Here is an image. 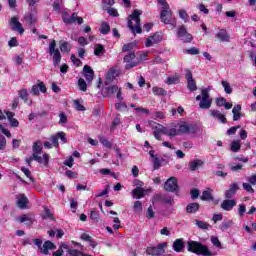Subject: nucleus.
I'll list each match as a JSON object with an SVG mask.
<instances>
[{
    "label": "nucleus",
    "mask_w": 256,
    "mask_h": 256,
    "mask_svg": "<svg viewBox=\"0 0 256 256\" xmlns=\"http://www.w3.org/2000/svg\"><path fill=\"white\" fill-rule=\"evenodd\" d=\"M158 3L162 6V10L160 12V19L162 23L170 25L171 29H175L177 27V18L173 16V11L169 7V3H167V0H158Z\"/></svg>",
    "instance_id": "f257e3e1"
},
{
    "label": "nucleus",
    "mask_w": 256,
    "mask_h": 256,
    "mask_svg": "<svg viewBox=\"0 0 256 256\" xmlns=\"http://www.w3.org/2000/svg\"><path fill=\"white\" fill-rule=\"evenodd\" d=\"M187 251L195 253V255L213 256V252L209 247L203 245L201 242L190 240L187 242Z\"/></svg>",
    "instance_id": "f03ea898"
},
{
    "label": "nucleus",
    "mask_w": 256,
    "mask_h": 256,
    "mask_svg": "<svg viewBox=\"0 0 256 256\" xmlns=\"http://www.w3.org/2000/svg\"><path fill=\"white\" fill-rule=\"evenodd\" d=\"M141 11L134 10L129 16L128 27L132 33H143L141 29Z\"/></svg>",
    "instance_id": "7ed1b4c3"
},
{
    "label": "nucleus",
    "mask_w": 256,
    "mask_h": 256,
    "mask_svg": "<svg viewBox=\"0 0 256 256\" xmlns=\"http://www.w3.org/2000/svg\"><path fill=\"white\" fill-rule=\"evenodd\" d=\"M209 91H211V88L202 89L201 95L196 97V101H200V109H210L213 105V99L209 96Z\"/></svg>",
    "instance_id": "20e7f679"
},
{
    "label": "nucleus",
    "mask_w": 256,
    "mask_h": 256,
    "mask_svg": "<svg viewBox=\"0 0 256 256\" xmlns=\"http://www.w3.org/2000/svg\"><path fill=\"white\" fill-rule=\"evenodd\" d=\"M56 47H57V42H55V40H53L49 44V48H48L49 55H51V57L53 59V64L55 65V67H57V65H59V63H61V52Z\"/></svg>",
    "instance_id": "39448f33"
},
{
    "label": "nucleus",
    "mask_w": 256,
    "mask_h": 256,
    "mask_svg": "<svg viewBox=\"0 0 256 256\" xmlns=\"http://www.w3.org/2000/svg\"><path fill=\"white\" fill-rule=\"evenodd\" d=\"M191 133H197V128L194 124H190L185 121L178 123V135H187Z\"/></svg>",
    "instance_id": "423d86ee"
},
{
    "label": "nucleus",
    "mask_w": 256,
    "mask_h": 256,
    "mask_svg": "<svg viewBox=\"0 0 256 256\" xmlns=\"http://www.w3.org/2000/svg\"><path fill=\"white\" fill-rule=\"evenodd\" d=\"M167 242L158 244L156 247H148L146 250L147 255L159 256L165 253V249H167Z\"/></svg>",
    "instance_id": "0eeeda50"
},
{
    "label": "nucleus",
    "mask_w": 256,
    "mask_h": 256,
    "mask_svg": "<svg viewBox=\"0 0 256 256\" xmlns=\"http://www.w3.org/2000/svg\"><path fill=\"white\" fill-rule=\"evenodd\" d=\"M9 25L12 31H16L19 35H23L25 33V28H23V24L19 21L17 16H13L10 21Z\"/></svg>",
    "instance_id": "6e6552de"
},
{
    "label": "nucleus",
    "mask_w": 256,
    "mask_h": 256,
    "mask_svg": "<svg viewBox=\"0 0 256 256\" xmlns=\"http://www.w3.org/2000/svg\"><path fill=\"white\" fill-rule=\"evenodd\" d=\"M62 19L66 25H71L77 23L78 25H83V17H79L77 13H73L70 17L67 16V13L62 15Z\"/></svg>",
    "instance_id": "1a4fd4ad"
},
{
    "label": "nucleus",
    "mask_w": 256,
    "mask_h": 256,
    "mask_svg": "<svg viewBox=\"0 0 256 256\" xmlns=\"http://www.w3.org/2000/svg\"><path fill=\"white\" fill-rule=\"evenodd\" d=\"M135 52H129L128 54H126L124 56V63H126L125 65V69H133V67H137V65H139V61L135 60Z\"/></svg>",
    "instance_id": "9d476101"
},
{
    "label": "nucleus",
    "mask_w": 256,
    "mask_h": 256,
    "mask_svg": "<svg viewBox=\"0 0 256 256\" xmlns=\"http://www.w3.org/2000/svg\"><path fill=\"white\" fill-rule=\"evenodd\" d=\"M163 41V35L159 32L154 33L149 36L145 41V47H153V45H157Z\"/></svg>",
    "instance_id": "9b49d317"
},
{
    "label": "nucleus",
    "mask_w": 256,
    "mask_h": 256,
    "mask_svg": "<svg viewBox=\"0 0 256 256\" xmlns=\"http://www.w3.org/2000/svg\"><path fill=\"white\" fill-rule=\"evenodd\" d=\"M177 35L184 43H191V41H193V36L187 32V28H185V26H180L178 28Z\"/></svg>",
    "instance_id": "f8f14e48"
},
{
    "label": "nucleus",
    "mask_w": 256,
    "mask_h": 256,
    "mask_svg": "<svg viewBox=\"0 0 256 256\" xmlns=\"http://www.w3.org/2000/svg\"><path fill=\"white\" fill-rule=\"evenodd\" d=\"M59 139L62 143H67V135L65 132H58L50 137V141L56 149L59 148Z\"/></svg>",
    "instance_id": "ddd939ff"
},
{
    "label": "nucleus",
    "mask_w": 256,
    "mask_h": 256,
    "mask_svg": "<svg viewBox=\"0 0 256 256\" xmlns=\"http://www.w3.org/2000/svg\"><path fill=\"white\" fill-rule=\"evenodd\" d=\"M185 79L187 80V88L189 91H197V82L193 79L191 70H186Z\"/></svg>",
    "instance_id": "4468645a"
},
{
    "label": "nucleus",
    "mask_w": 256,
    "mask_h": 256,
    "mask_svg": "<svg viewBox=\"0 0 256 256\" xmlns=\"http://www.w3.org/2000/svg\"><path fill=\"white\" fill-rule=\"evenodd\" d=\"M178 187L179 185L177 182V178L175 177H170L164 184L165 191H170V192L177 191Z\"/></svg>",
    "instance_id": "2eb2a0df"
},
{
    "label": "nucleus",
    "mask_w": 256,
    "mask_h": 256,
    "mask_svg": "<svg viewBox=\"0 0 256 256\" xmlns=\"http://www.w3.org/2000/svg\"><path fill=\"white\" fill-rule=\"evenodd\" d=\"M149 193H151L150 189L146 190L142 187H136L132 190V197L133 199H143V197L149 195Z\"/></svg>",
    "instance_id": "dca6fc26"
},
{
    "label": "nucleus",
    "mask_w": 256,
    "mask_h": 256,
    "mask_svg": "<svg viewBox=\"0 0 256 256\" xmlns=\"http://www.w3.org/2000/svg\"><path fill=\"white\" fill-rule=\"evenodd\" d=\"M83 75L87 81V83H91L93 79H95V71L89 65H85L83 68Z\"/></svg>",
    "instance_id": "f3484780"
},
{
    "label": "nucleus",
    "mask_w": 256,
    "mask_h": 256,
    "mask_svg": "<svg viewBox=\"0 0 256 256\" xmlns=\"http://www.w3.org/2000/svg\"><path fill=\"white\" fill-rule=\"evenodd\" d=\"M216 39H219L222 43H229L231 41V35H229L226 29H221L216 34Z\"/></svg>",
    "instance_id": "a211bd4d"
},
{
    "label": "nucleus",
    "mask_w": 256,
    "mask_h": 256,
    "mask_svg": "<svg viewBox=\"0 0 256 256\" xmlns=\"http://www.w3.org/2000/svg\"><path fill=\"white\" fill-rule=\"evenodd\" d=\"M17 201V207H19V209H27V204L29 203V199L27 198V196H25V194H19L16 197Z\"/></svg>",
    "instance_id": "6ab92c4d"
},
{
    "label": "nucleus",
    "mask_w": 256,
    "mask_h": 256,
    "mask_svg": "<svg viewBox=\"0 0 256 256\" xmlns=\"http://www.w3.org/2000/svg\"><path fill=\"white\" fill-rule=\"evenodd\" d=\"M237 205V201L234 199H226L221 203V209L224 211H232L233 207Z\"/></svg>",
    "instance_id": "aec40b11"
},
{
    "label": "nucleus",
    "mask_w": 256,
    "mask_h": 256,
    "mask_svg": "<svg viewBox=\"0 0 256 256\" xmlns=\"http://www.w3.org/2000/svg\"><path fill=\"white\" fill-rule=\"evenodd\" d=\"M172 249L176 252V253H181L183 252V250L185 249V242H183V238H178L174 241L173 245H172Z\"/></svg>",
    "instance_id": "412c9836"
},
{
    "label": "nucleus",
    "mask_w": 256,
    "mask_h": 256,
    "mask_svg": "<svg viewBox=\"0 0 256 256\" xmlns=\"http://www.w3.org/2000/svg\"><path fill=\"white\" fill-rule=\"evenodd\" d=\"M53 249H55V244L48 240L41 246L39 251L43 253V255H49V251H53Z\"/></svg>",
    "instance_id": "4be33fe9"
},
{
    "label": "nucleus",
    "mask_w": 256,
    "mask_h": 256,
    "mask_svg": "<svg viewBox=\"0 0 256 256\" xmlns=\"http://www.w3.org/2000/svg\"><path fill=\"white\" fill-rule=\"evenodd\" d=\"M209 113L211 117H213L214 119H218V121H220L221 123H227V118L223 113H221V111L212 109L209 111Z\"/></svg>",
    "instance_id": "5701e85b"
},
{
    "label": "nucleus",
    "mask_w": 256,
    "mask_h": 256,
    "mask_svg": "<svg viewBox=\"0 0 256 256\" xmlns=\"http://www.w3.org/2000/svg\"><path fill=\"white\" fill-rule=\"evenodd\" d=\"M34 161H37V163H40V165H43L44 167H49V154L44 153L43 156L41 155L34 156Z\"/></svg>",
    "instance_id": "b1692460"
},
{
    "label": "nucleus",
    "mask_w": 256,
    "mask_h": 256,
    "mask_svg": "<svg viewBox=\"0 0 256 256\" xmlns=\"http://www.w3.org/2000/svg\"><path fill=\"white\" fill-rule=\"evenodd\" d=\"M149 125L151 129H153V133H161L162 135H165V126L155 122V121H150Z\"/></svg>",
    "instance_id": "393cba45"
},
{
    "label": "nucleus",
    "mask_w": 256,
    "mask_h": 256,
    "mask_svg": "<svg viewBox=\"0 0 256 256\" xmlns=\"http://www.w3.org/2000/svg\"><path fill=\"white\" fill-rule=\"evenodd\" d=\"M237 191H239V185H237V183H232L230 188L225 192L226 199H231V197H234Z\"/></svg>",
    "instance_id": "a878e982"
},
{
    "label": "nucleus",
    "mask_w": 256,
    "mask_h": 256,
    "mask_svg": "<svg viewBox=\"0 0 256 256\" xmlns=\"http://www.w3.org/2000/svg\"><path fill=\"white\" fill-rule=\"evenodd\" d=\"M204 162L201 159H195L189 162V169L190 171H197V169H199V167H203Z\"/></svg>",
    "instance_id": "bb28decb"
},
{
    "label": "nucleus",
    "mask_w": 256,
    "mask_h": 256,
    "mask_svg": "<svg viewBox=\"0 0 256 256\" xmlns=\"http://www.w3.org/2000/svg\"><path fill=\"white\" fill-rule=\"evenodd\" d=\"M164 135H167L168 137H177V135H179V130L177 126L164 127Z\"/></svg>",
    "instance_id": "cd10ccee"
},
{
    "label": "nucleus",
    "mask_w": 256,
    "mask_h": 256,
    "mask_svg": "<svg viewBox=\"0 0 256 256\" xmlns=\"http://www.w3.org/2000/svg\"><path fill=\"white\" fill-rule=\"evenodd\" d=\"M18 221L20 223H26V225H33V221H35V219L31 214H24L18 218Z\"/></svg>",
    "instance_id": "c85d7f7f"
},
{
    "label": "nucleus",
    "mask_w": 256,
    "mask_h": 256,
    "mask_svg": "<svg viewBox=\"0 0 256 256\" xmlns=\"http://www.w3.org/2000/svg\"><path fill=\"white\" fill-rule=\"evenodd\" d=\"M200 199L202 201H213L214 200V198H213V189L208 188L207 190H204L202 192V195H201Z\"/></svg>",
    "instance_id": "c756f323"
},
{
    "label": "nucleus",
    "mask_w": 256,
    "mask_h": 256,
    "mask_svg": "<svg viewBox=\"0 0 256 256\" xmlns=\"http://www.w3.org/2000/svg\"><path fill=\"white\" fill-rule=\"evenodd\" d=\"M43 153V144L41 142H35L33 144V154L32 157H37Z\"/></svg>",
    "instance_id": "7c9ffc66"
},
{
    "label": "nucleus",
    "mask_w": 256,
    "mask_h": 256,
    "mask_svg": "<svg viewBox=\"0 0 256 256\" xmlns=\"http://www.w3.org/2000/svg\"><path fill=\"white\" fill-rule=\"evenodd\" d=\"M6 115L11 127H19V120L14 118L15 113L8 111L6 112Z\"/></svg>",
    "instance_id": "2f4dec72"
},
{
    "label": "nucleus",
    "mask_w": 256,
    "mask_h": 256,
    "mask_svg": "<svg viewBox=\"0 0 256 256\" xmlns=\"http://www.w3.org/2000/svg\"><path fill=\"white\" fill-rule=\"evenodd\" d=\"M230 149L233 153H239L241 151V141L240 140H234L230 144Z\"/></svg>",
    "instance_id": "473e14b6"
},
{
    "label": "nucleus",
    "mask_w": 256,
    "mask_h": 256,
    "mask_svg": "<svg viewBox=\"0 0 256 256\" xmlns=\"http://www.w3.org/2000/svg\"><path fill=\"white\" fill-rule=\"evenodd\" d=\"M199 207H200L199 203H195V202L190 203L187 205L186 211L188 213H197V211H199Z\"/></svg>",
    "instance_id": "72a5a7b5"
},
{
    "label": "nucleus",
    "mask_w": 256,
    "mask_h": 256,
    "mask_svg": "<svg viewBox=\"0 0 256 256\" xmlns=\"http://www.w3.org/2000/svg\"><path fill=\"white\" fill-rule=\"evenodd\" d=\"M115 77H119V71L115 68H110L107 72L106 79L112 81V79H115Z\"/></svg>",
    "instance_id": "f704fd0d"
},
{
    "label": "nucleus",
    "mask_w": 256,
    "mask_h": 256,
    "mask_svg": "<svg viewBox=\"0 0 256 256\" xmlns=\"http://www.w3.org/2000/svg\"><path fill=\"white\" fill-rule=\"evenodd\" d=\"M60 51H62V53H69L71 51V44H69V42L61 41Z\"/></svg>",
    "instance_id": "c9c22d12"
},
{
    "label": "nucleus",
    "mask_w": 256,
    "mask_h": 256,
    "mask_svg": "<svg viewBox=\"0 0 256 256\" xmlns=\"http://www.w3.org/2000/svg\"><path fill=\"white\" fill-rule=\"evenodd\" d=\"M100 33L102 35H107L108 33H111V26L107 22H103L100 26Z\"/></svg>",
    "instance_id": "e433bc0d"
},
{
    "label": "nucleus",
    "mask_w": 256,
    "mask_h": 256,
    "mask_svg": "<svg viewBox=\"0 0 256 256\" xmlns=\"http://www.w3.org/2000/svg\"><path fill=\"white\" fill-rule=\"evenodd\" d=\"M152 92L154 93V95H158V96H162V97L167 95V91L165 89H163L161 87H157V86L152 88Z\"/></svg>",
    "instance_id": "4c0bfd02"
},
{
    "label": "nucleus",
    "mask_w": 256,
    "mask_h": 256,
    "mask_svg": "<svg viewBox=\"0 0 256 256\" xmlns=\"http://www.w3.org/2000/svg\"><path fill=\"white\" fill-rule=\"evenodd\" d=\"M103 53H105V47H103L101 44H96L94 48V55L99 57L100 55H103Z\"/></svg>",
    "instance_id": "58836bf2"
},
{
    "label": "nucleus",
    "mask_w": 256,
    "mask_h": 256,
    "mask_svg": "<svg viewBox=\"0 0 256 256\" xmlns=\"http://www.w3.org/2000/svg\"><path fill=\"white\" fill-rule=\"evenodd\" d=\"M18 95H19L20 99H22L23 101H25V103H27V101L29 99V92L27 91V89L19 90Z\"/></svg>",
    "instance_id": "ea45409f"
},
{
    "label": "nucleus",
    "mask_w": 256,
    "mask_h": 256,
    "mask_svg": "<svg viewBox=\"0 0 256 256\" xmlns=\"http://www.w3.org/2000/svg\"><path fill=\"white\" fill-rule=\"evenodd\" d=\"M133 49H135V44L133 43H128V44H124L122 47V53H133Z\"/></svg>",
    "instance_id": "a19ab883"
},
{
    "label": "nucleus",
    "mask_w": 256,
    "mask_h": 256,
    "mask_svg": "<svg viewBox=\"0 0 256 256\" xmlns=\"http://www.w3.org/2000/svg\"><path fill=\"white\" fill-rule=\"evenodd\" d=\"M222 86L224 87L225 93H227L228 95H231L233 93V88H231V84H229V82L222 80L221 81Z\"/></svg>",
    "instance_id": "79ce46f5"
},
{
    "label": "nucleus",
    "mask_w": 256,
    "mask_h": 256,
    "mask_svg": "<svg viewBox=\"0 0 256 256\" xmlns=\"http://www.w3.org/2000/svg\"><path fill=\"white\" fill-rule=\"evenodd\" d=\"M45 214L43 215V219H51V221H55V216L51 213V210L47 207H44Z\"/></svg>",
    "instance_id": "37998d69"
},
{
    "label": "nucleus",
    "mask_w": 256,
    "mask_h": 256,
    "mask_svg": "<svg viewBox=\"0 0 256 256\" xmlns=\"http://www.w3.org/2000/svg\"><path fill=\"white\" fill-rule=\"evenodd\" d=\"M167 85H177L179 83V76H171L167 78Z\"/></svg>",
    "instance_id": "c03bdc74"
},
{
    "label": "nucleus",
    "mask_w": 256,
    "mask_h": 256,
    "mask_svg": "<svg viewBox=\"0 0 256 256\" xmlns=\"http://www.w3.org/2000/svg\"><path fill=\"white\" fill-rule=\"evenodd\" d=\"M73 103L76 111H85V106L81 104V101L79 99L73 100Z\"/></svg>",
    "instance_id": "a18cd8bd"
},
{
    "label": "nucleus",
    "mask_w": 256,
    "mask_h": 256,
    "mask_svg": "<svg viewBox=\"0 0 256 256\" xmlns=\"http://www.w3.org/2000/svg\"><path fill=\"white\" fill-rule=\"evenodd\" d=\"M133 209L135 213H141V211H143V203H141V201H135Z\"/></svg>",
    "instance_id": "49530a36"
},
{
    "label": "nucleus",
    "mask_w": 256,
    "mask_h": 256,
    "mask_svg": "<svg viewBox=\"0 0 256 256\" xmlns=\"http://www.w3.org/2000/svg\"><path fill=\"white\" fill-rule=\"evenodd\" d=\"M178 13H179L180 19H183V21H185V23H187V21H189V14L187 13V11L181 9L178 11Z\"/></svg>",
    "instance_id": "de8ad7c7"
},
{
    "label": "nucleus",
    "mask_w": 256,
    "mask_h": 256,
    "mask_svg": "<svg viewBox=\"0 0 256 256\" xmlns=\"http://www.w3.org/2000/svg\"><path fill=\"white\" fill-rule=\"evenodd\" d=\"M78 87L80 91H87V82H85V79L79 78Z\"/></svg>",
    "instance_id": "09e8293b"
},
{
    "label": "nucleus",
    "mask_w": 256,
    "mask_h": 256,
    "mask_svg": "<svg viewBox=\"0 0 256 256\" xmlns=\"http://www.w3.org/2000/svg\"><path fill=\"white\" fill-rule=\"evenodd\" d=\"M68 255H70V256H85L86 254H84L83 252H81L77 249H69Z\"/></svg>",
    "instance_id": "8fccbe9b"
},
{
    "label": "nucleus",
    "mask_w": 256,
    "mask_h": 256,
    "mask_svg": "<svg viewBox=\"0 0 256 256\" xmlns=\"http://www.w3.org/2000/svg\"><path fill=\"white\" fill-rule=\"evenodd\" d=\"M7 147V139H5V136L0 133V150L3 151Z\"/></svg>",
    "instance_id": "3c124183"
},
{
    "label": "nucleus",
    "mask_w": 256,
    "mask_h": 256,
    "mask_svg": "<svg viewBox=\"0 0 256 256\" xmlns=\"http://www.w3.org/2000/svg\"><path fill=\"white\" fill-rule=\"evenodd\" d=\"M196 225L199 229H209V223L203 222L201 220H196Z\"/></svg>",
    "instance_id": "603ef678"
},
{
    "label": "nucleus",
    "mask_w": 256,
    "mask_h": 256,
    "mask_svg": "<svg viewBox=\"0 0 256 256\" xmlns=\"http://www.w3.org/2000/svg\"><path fill=\"white\" fill-rule=\"evenodd\" d=\"M185 53L188 55H199L200 51L198 48L192 47L190 49L185 50Z\"/></svg>",
    "instance_id": "864d4df0"
},
{
    "label": "nucleus",
    "mask_w": 256,
    "mask_h": 256,
    "mask_svg": "<svg viewBox=\"0 0 256 256\" xmlns=\"http://www.w3.org/2000/svg\"><path fill=\"white\" fill-rule=\"evenodd\" d=\"M63 248L67 249V244L62 245L56 252H53V256H63Z\"/></svg>",
    "instance_id": "5fc2aeb1"
},
{
    "label": "nucleus",
    "mask_w": 256,
    "mask_h": 256,
    "mask_svg": "<svg viewBox=\"0 0 256 256\" xmlns=\"http://www.w3.org/2000/svg\"><path fill=\"white\" fill-rule=\"evenodd\" d=\"M72 63H74L76 65V67H81V60L77 57H75V54H72L70 57Z\"/></svg>",
    "instance_id": "6e6d98bb"
},
{
    "label": "nucleus",
    "mask_w": 256,
    "mask_h": 256,
    "mask_svg": "<svg viewBox=\"0 0 256 256\" xmlns=\"http://www.w3.org/2000/svg\"><path fill=\"white\" fill-rule=\"evenodd\" d=\"M61 3H63V0H55L53 3V9L54 11H61Z\"/></svg>",
    "instance_id": "4d7b16f0"
},
{
    "label": "nucleus",
    "mask_w": 256,
    "mask_h": 256,
    "mask_svg": "<svg viewBox=\"0 0 256 256\" xmlns=\"http://www.w3.org/2000/svg\"><path fill=\"white\" fill-rule=\"evenodd\" d=\"M211 243L214 245V247L221 248V241H219V238L215 236L211 237Z\"/></svg>",
    "instance_id": "13d9d810"
},
{
    "label": "nucleus",
    "mask_w": 256,
    "mask_h": 256,
    "mask_svg": "<svg viewBox=\"0 0 256 256\" xmlns=\"http://www.w3.org/2000/svg\"><path fill=\"white\" fill-rule=\"evenodd\" d=\"M227 102V99L220 97L216 99V105L217 107H224L225 103Z\"/></svg>",
    "instance_id": "bf43d9fd"
},
{
    "label": "nucleus",
    "mask_w": 256,
    "mask_h": 256,
    "mask_svg": "<svg viewBox=\"0 0 256 256\" xmlns=\"http://www.w3.org/2000/svg\"><path fill=\"white\" fill-rule=\"evenodd\" d=\"M243 189L247 191V193H255V189L249 183H243Z\"/></svg>",
    "instance_id": "052dcab7"
},
{
    "label": "nucleus",
    "mask_w": 256,
    "mask_h": 256,
    "mask_svg": "<svg viewBox=\"0 0 256 256\" xmlns=\"http://www.w3.org/2000/svg\"><path fill=\"white\" fill-rule=\"evenodd\" d=\"M107 12L111 17H119V12L115 8H108Z\"/></svg>",
    "instance_id": "680f3d73"
},
{
    "label": "nucleus",
    "mask_w": 256,
    "mask_h": 256,
    "mask_svg": "<svg viewBox=\"0 0 256 256\" xmlns=\"http://www.w3.org/2000/svg\"><path fill=\"white\" fill-rule=\"evenodd\" d=\"M241 169H243V165L241 164H236V165L230 164V170L233 172L241 171Z\"/></svg>",
    "instance_id": "e2e57ef3"
},
{
    "label": "nucleus",
    "mask_w": 256,
    "mask_h": 256,
    "mask_svg": "<svg viewBox=\"0 0 256 256\" xmlns=\"http://www.w3.org/2000/svg\"><path fill=\"white\" fill-rule=\"evenodd\" d=\"M90 219H92V221H95L97 223L99 221V213H97L96 211H91Z\"/></svg>",
    "instance_id": "0e129e2a"
},
{
    "label": "nucleus",
    "mask_w": 256,
    "mask_h": 256,
    "mask_svg": "<svg viewBox=\"0 0 256 256\" xmlns=\"http://www.w3.org/2000/svg\"><path fill=\"white\" fill-rule=\"evenodd\" d=\"M237 129H241V126H233L227 130V135H235L237 133Z\"/></svg>",
    "instance_id": "69168bd1"
},
{
    "label": "nucleus",
    "mask_w": 256,
    "mask_h": 256,
    "mask_svg": "<svg viewBox=\"0 0 256 256\" xmlns=\"http://www.w3.org/2000/svg\"><path fill=\"white\" fill-rule=\"evenodd\" d=\"M59 117H60V120H59L60 125L67 123V115H65V112H61L59 114Z\"/></svg>",
    "instance_id": "338daca9"
},
{
    "label": "nucleus",
    "mask_w": 256,
    "mask_h": 256,
    "mask_svg": "<svg viewBox=\"0 0 256 256\" xmlns=\"http://www.w3.org/2000/svg\"><path fill=\"white\" fill-rule=\"evenodd\" d=\"M108 93H117V91L119 90V86L117 85H112V86H108L107 88Z\"/></svg>",
    "instance_id": "774afa93"
}]
</instances>
